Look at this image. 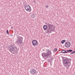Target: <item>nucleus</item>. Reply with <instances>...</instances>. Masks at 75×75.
<instances>
[{
  "label": "nucleus",
  "mask_w": 75,
  "mask_h": 75,
  "mask_svg": "<svg viewBox=\"0 0 75 75\" xmlns=\"http://www.w3.org/2000/svg\"><path fill=\"white\" fill-rule=\"evenodd\" d=\"M11 28H13V27H11Z\"/></svg>",
  "instance_id": "nucleus-21"
},
{
  "label": "nucleus",
  "mask_w": 75,
  "mask_h": 75,
  "mask_svg": "<svg viewBox=\"0 0 75 75\" xmlns=\"http://www.w3.org/2000/svg\"><path fill=\"white\" fill-rule=\"evenodd\" d=\"M69 52H72V50H69Z\"/></svg>",
  "instance_id": "nucleus-16"
},
{
  "label": "nucleus",
  "mask_w": 75,
  "mask_h": 75,
  "mask_svg": "<svg viewBox=\"0 0 75 75\" xmlns=\"http://www.w3.org/2000/svg\"><path fill=\"white\" fill-rule=\"evenodd\" d=\"M67 52H69V50H67Z\"/></svg>",
  "instance_id": "nucleus-20"
},
{
  "label": "nucleus",
  "mask_w": 75,
  "mask_h": 75,
  "mask_svg": "<svg viewBox=\"0 0 75 75\" xmlns=\"http://www.w3.org/2000/svg\"><path fill=\"white\" fill-rule=\"evenodd\" d=\"M44 30H47V32L48 34H50L52 33V31H55V27H54L52 25L48 23L46 25H44L43 26Z\"/></svg>",
  "instance_id": "nucleus-1"
},
{
  "label": "nucleus",
  "mask_w": 75,
  "mask_h": 75,
  "mask_svg": "<svg viewBox=\"0 0 75 75\" xmlns=\"http://www.w3.org/2000/svg\"><path fill=\"white\" fill-rule=\"evenodd\" d=\"M33 3H35H35H36V1H35V0L34 1H33Z\"/></svg>",
  "instance_id": "nucleus-17"
},
{
  "label": "nucleus",
  "mask_w": 75,
  "mask_h": 75,
  "mask_svg": "<svg viewBox=\"0 0 75 75\" xmlns=\"http://www.w3.org/2000/svg\"><path fill=\"white\" fill-rule=\"evenodd\" d=\"M25 9L27 11H31V7L29 5H26L25 8Z\"/></svg>",
  "instance_id": "nucleus-7"
},
{
  "label": "nucleus",
  "mask_w": 75,
  "mask_h": 75,
  "mask_svg": "<svg viewBox=\"0 0 75 75\" xmlns=\"http://www.w3.org/2000/svg\"><path fill=\"white\" fill-rule=\"evenodd\" d=\"M46 8H48V6L47 5H46Z\"/></svg>",
  "instance_id": "nucleus-18"
},
{
  "label": "nucleus",
  "mask_w": 75,
  "mask_h": 75,
  "mask_svg": "<svg viewBox=\"0 0 75 75\" xmlns=\"http://www.w3.org/2000/svg\"><path fill=\"white\" fill-rule=\"evenodd\" d=\"M54 59V57H52L51 58V60H52V59Z\"/></svg>",
  "instance_id": "nucleus-19"
},
{
  "label": "nucleus",
  "mask_w": 75,
  "mask_h": 75,
  "mask_svg": "<svg viewBox=\"0 0 75 75\" xmlns=\"http://www.w3.org/2000/svg\"><path fill=\"white\" fill-rule=\"evenodd\" d=\"M75 51H74L73 52H71V53H70V54L72 55V54H75Z\"/></svg>",
  "instance_id": "nucleus-12"
},
{
  "label": "nucleus",
  "mask_w": 75,
  "mask_h": 75,
  "mask_svg": "<svg viewBox=\"0 0 75 75\" xmlns=\"http://www.w3.org/2000/svg\"><path fill=\"white\" fill-rule=\"evenodd\" d=\"M57 48H55L54 49V52H57Z\"/></svg>",
  "instance_id": "nucleus-14"
},
{
  "label": "nucleus",
  "mask_w": 75,
  "mask_h": 75,
  "mask_svg": "<svg viewBox=\"0 0 75 75\" xmlns=\"http://www.w3.org/2000/svg\"><path fill=\"white\" fill-rule=\"evenodd\" d=\"M31 17L32 18H34V17H35V15H34V14H32Z\"/></svg>",
  "instance_id": "nucleus-11"
},
{
  "label": "nucleus",
  "mask_w": 75,
  "mask_h": 75,
  "mask_svg": "<svg viewBox=\"0 0 75 75\" xmlns=\"http://www.w3.org/2000/svg\"><path fill=\"white\" fill-rule=\"evenodd\" d=\"M62 53H68V52L66 51L63 50H62L61 51Z\"/></svg>",
  "instance_id": "nucleus-10"
},
{
  "label": "nucleus",
  "mask_w": 75,
  "mask_h": 75,
  "mask_svg": "<svg viewBox=\"0 0 75 75\" xmlns=\"http://www.w3.org/2000/svg\"><path fill=\"white\" fill-rule=\"evenodd\" d=\"M46 53H43L42 55L43 58L44 59H48L50 57H51L52 56V53L51 51L49 49H47L46 50Z\"/></svg>",
  "instance_id": "nucleus-2"
},
{
  "label": "nucleus",
  "mask_w": 75,
  "mask_h": 75,
  "mask_svg": "<svg viewBox=\"0 0 75 75\" xmlns=\"http://www.w3.org/2000/svg\"><path fill=\"white\" fill-rule=\"evenodd\" d=\"M32 45L33 46H36L37 45H38V42L37 40H33L32 42Z\"/></svg>",
  "instance_id": "nucleus-6"
},
{
  "label": "nucleus",
  "mask_w": 75,
  "mask_h": 75,
  "mask_svg": "<svg viewBox=\"0 0 75 75\" xmlns=\"http://www.w3.org/2000/svg\"><path fill=\"white\" fill-rule=\"evenodd\" d=\"M65 40H63L61 41V42L62 44H64V42H65Z\"/></svg>",
  "instance_id": "nucleus-13"
},
{
  "label": "nucleus",
  "mask_w": 75,
  "mask_h": 75,
  "mask_svg": "<svg viewBox=\"0 0 75 75\" xmlns=\"http://www.w3.org/2000/svg\"><path fill=\"white\" fill-rule=\"evenodd\" d=\"M8 50L11 52H12L13 51L14 54H17L18 50L17 49V47L15 46L14 44L11 45L8 48Z\"/></svg>",
  "instance_id": "nucleus-4"
},
{
  "label": "nucleus",
  "mask_w": 75,
  "mask_h": 75,
  "mask_svg": "<svg viewBox=\"0 0 75 75\" xmlns=\"http://www.w3.org/2000/svg\"><path fill=\"white\" fill-rule=\"evenodd\" d=\"M18 39L17 40L16 42L18 45H21V44H22V41L21 40H23V37L18 36Z\"/></svg>",
  "instance_id": "nucleus-5"
},
{
  "label": "nucleus",
  "mask_w": 75,
  "mask_h": 75,
  "mask_svg": "<svg viewBox=\"0 0 75 75\" xmlns=\"http://www.w3.org/2000/svg\"><path fill=\"white\" fill-rule=\"evenodd\" d=\"M65 46L67 48H69L71 46V44L69 42H67L65 43Z\"/></svg>",
  "instance_id": "nucleus-9"
},
{
  "label": "nucleus",
  "mask_w": 75,
  "mask_h": 75,
  "mask_svg": "<svg viewBox=\"0 0 75 75\" xmlns=\"http://www.w3.org/2000/svg\"><path fill=\"white\" fill-rule=\"evenodd\" d=\"M30 72L31 74L32 75H34L35 74V73H36V70L34 69H33L30 70Z\"/></svg>",
  "instance_id": "nucleus-8"
},
{
  "label": "nucleus",
  "mask_w": 75,
  "mask_h": 75,
  "mask_svg": "<svg viewBox=\"0 0 75 75\" xmlns=\"http://www.w3.org/2000/svg\"><path fill=\"white\" fill-rule=\"evenodd\" d=\"M63 63L64 66L68 69L69 68L70 65L69 64H71V62H70V60L69 59L65 58H63Z\"/></svg>",
  "instance_id": "nucleus-3"
},
{
  "label": "nucleus",
  "mask_w": 75,
  "mask_h": 75,
  "mask_svg": "<svg viewBox=\"0 0 75 75\" xmlns=\"http://www.w3.org/2000/svg\"><path fill=\"white\" fill-rule=\"evenodd\" d=\"M6 33L7 34H8L9 33V32H8V30H7Z\"/></svg>",
  "instance_id": "nucleus-15"
}]
</instances>
